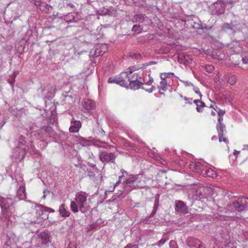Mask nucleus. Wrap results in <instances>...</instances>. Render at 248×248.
Masks as SVG:
<instances>
[{"label": "nucleus", "mask_w": 248, "mask_h": 248, "mask_svg": "<svg viewBox=\"0 0 248 248\" xmlns=\"http://www.w3.org/2000/svg\"><path fill=\"white\" fill-rule=\"evenodd\" d=\"M190 167L193 171L205 177L215 178L217 176L215 170L212 169L204 167L200 162L192 163L190 165Z\"/></svg>", "instance_id": "nucleus-2"}, {"label": "nucleus", "mask_w": 248, "mask_h": 248, "mask_svg": "<svg viewBox=\"0 0 248 248\" xmlns=\"http://www.w3.org/2000/svg\"><path fill=\"white\" fill-rule=\"evenodd\" d=\"M114 189V186H113L112 188V189H110L109 190H107V192H111L112 191H113Z\"/></svg>", "instance_id": "nucleus-39"}, {"label": "nucleus", "mask_w": 248, "mask_h": 248, "mask_svg": "<svg viewBox=\"0 0 248 248\" xmlns=\"http://www.w3.org/2000/svg\"><path fill=\"white\" fill-rule=\"evenodd\" d=\"M173 73H162L160 74V77L161 80L167 81V78H170L171 76L173 77Z\"/></svg>", "instance_id": "nucleus-22"}, {"label": "nucleus", "mask_w": 248, "mask_h": 248, "mask_svg": "<svg viewBox=\"0 0 248 248\" xmlns=\"http://www.w3.org/2000/svg\"><path fill=\"white\" fill-rule=\"evenodd\" d=\"M17 193L21 199L26 198L25 188L24 186H20L18 190Z\"/></svg>", "instance_id": "nucleus-21"}, {"label": "nucleus", "mask_w": 248, "mask_h": 248, "mask_svg": "<svg viewBox=\"0 0 248 248\" xmlns=\"http://www.w3.org/2000/svg\"><path fill=\"white\" fill-rule=\"evenodd\" d=\"M196 93L199 94L200 95V97L202 96V94L200 92H196Z\"/></svg>", "instance_id": "nucleus-41"}, {"label": "nucleus", "mask_w": 248, "mask_h": 248, "mask_svg": "<svg viewBox=\"0 0 248 248\" xmlns=\"http://www.w3.org/2000/svg\"><path fill=\"white\" fill-rule=\"evenodd\" d=\"M226 79L227 82L232 85H234L237 81L236 77L235 75H232L231 74H226Z\"/></svg>", "instance_id": "nucleus-15"}, {"label": "nucleus", "mask_w": 248, "mask_h": 248, "mask_svg": "<svg viewBox=\"0 0 248 248\" xmlns=\"http://www.w3.org/2000/svg\"><path fill=\"white\" fill-rule=\"evenodd\" d=\"M159 93L160 94H163V93L161 92V90H162L163 91H166L168 89V81H165V80H161L160 82V85H159Z\"/></svg>", "instance_id": "nucleus-18"}, {"label": "nucleus", "mask_w": 248, "mask_h": 248, "mask_svg": "<svg viewBox=\"0 0 248 248\" xmlns=\"http://www.w3.org/2000/svg\"><path fill=\"white\" fill-rule=\"evenodd\" d=\"M218 140V137L217 136H213L212 138V140H215V141H217Z\"/></svg>", "instance_id": "nucleus-36"}, {"label": "nucleus", "mask_w": 248, "mask_h": 248, "mask_svg": "<svg viewBox=\"0 0 248 248\" xmlns=\"http://www.w3.org/2000/svg\"><path fill=\"white\" fill-rule=\"evenodd\" d=\"M153 80H150L147 83L142 84L141 88L148 93H152L154 89V87L152 85Z\"/></svg>", "instance_id": "nucleus-14"}, {"label": "nucleus", "mask_w": 248, "mask_h": 248, "mask_svg": "<svg viewBox=\"0 0 248 248\" xmlns=\"http://www.w3.org/2000/svg\"><path fill=\"white\" fill-rule=\"evenodd\" d=\"M240 66L243 69H248V57H245L242 59V62L239 63Z\"/></svg>", "instance_id": "nucleus-19"}, {"label": "nucleus", "mask_w": 248, "mask_h": 248, "mask_svg": "<svg viewBox=\"0 0 248 248\" xmlns=\"http://www.w3.org/2000/svg\"><path fill=\"white\" fill-rule=\"evenodd\" d=\"M212 108V107H211L210 108ZM208 112H210L211 115H212L213 116H216V113H217L214 109V110H213L211 109H210V110Z\"/></svg>", "instance_id": "nucleus-33"}, {"label": "nucleus", "mask_w": 248, "mask_h": 248, "mask_svg": "<svg viewBox=\"0 0 248 248\" xmlns=\"http://www.w3.org/2000/svg\"><path fill=\"white\" fill-rule=\"evenodd\" d=\"M216 7H217V6H220V7L221 8V9H220L219 10L217 11V13L219 15L223 13L224 11V8L222 7V4H221V2H217L216 3Z\"/></svg>", "instance_id": "nucleus-30"}, {"label": "nucleus", "mask_w": 248, "mask_h": 248, "mask_svg": "<svg viewBox=\"0 0 248 248\" xmlns=\"http://www.w3.org/2000/svg\"><path fill=\"white\" fill-rule=\"evenodd\" d=\"M65 204H62L59 208V212L62 217H68L70 216V212L68 211L65 207Z\"/></svg>", "instance_id": "nucleus-16"}, {"label": "nucleus", "mask_w": 248, "mask_h": 248, "mask_svg": "<svg viewBox=\"0 0 248 248\" xmlns=\"http://www.w3.org/2000/svg\"><path fill=\"white\" fill-rule=\"evenodd\" d=\"M176 209L179 212H181L184 214H186L188 213V208L186 205L182 201H179L176 204Z\"/></svg>", "instance_id": "nucleus-11"}, {"label": "nucleus", "mask_w": 248, "mask_h": 248, "mask_svg": "<svg viewBox=\"0 0 248 248\" xmlns=\"http://www.w3.org/2000/svg\"><path fill=\"white\" fill-rule=\"evenodd\" d=\"M14 82V80L11 82H10V83L11 85H13Z\"/></svg>", "instance_id": "nucleus-42"}, {"label": "nucleus", "mask_w": 248, "mask_h": 248, "mask_svg": "<svg viewBox=\"0 0 248 248\" xmlns=\"http://www.w3.org/2000/svg\"><path fill=\"white\" fill-rule=\"evenodd\" d=\"M140 27L139 25H135L132 28V31L135 32H140Z\"/></svg>", "instance_id": "nucleus-31"}, {"label": "nucleus", "mask_w": 248, "mask_h": 248, "mask_svg": "<svg viewBox=\"0 0 248 248\" xmlns=\"http://www.w3.org/2000/svg\"><path fill=\"white\" fill-rule=\"evenodd\" d=\"M225 128V126L223 124H217V130L218 135H222L223 134V131Z\"/></svg>", "instance_id": "nucleus-26"}, {"label": "nucleus", "mask_w": 248, "mask_h": 248, "mask_svg": "<svg viewBox=\"0 0 248 248\" xmlns=\"http://www.w3.org/2000/svg\"><path fill=\"white\" fill-rule=\"evenodd\" d=\"M223 121V116H218V124H222L221 122Z\"/></svg>", "instance_id": "nucleus-34"}, {"label": "nucleus", "mask_w": 248, "mask_h": 248, "mask_svg": "<svg viewBox=\"0 0 248 248\" xmlns=\"http://www.w3.org/2000/svg\"><path fill=\"white\" fill-rule=\"evenodd\" d=\"M221 74L219 72H218L217 74V76L218 78H219L220 77H221Z\"/></svg>", "instance_id": "nucleus-38"}, {"label": "nucleus", "mask_w": 248, "mask_h": 248, "mask_svg": "<svg viewBox=\"0 0 248 248\" xmlns=\"http://www.w3.org/2000/svg\"><path fill=\"white\" fill-rule=\"evenodd\" d=\"M142 178V176H140V175L129 177L126 182L125 186L126 188L128 187L131 188V189L144 187L145 186L144 184L141 183Z\"/></svg>", "instance_id": "nucleus-3"}, {"label": "nucleus", "mask_w": 248, "mask_h": 248, "mask_svg": "<svg viewBox=\"0 0 248 248\" xmlns=\"http://www.w3.org/2000/svg\"><path fill=\"white\" fill-rule=\"evenodd\" d=\"M224 97L226 99L228 100L229 101L232 100L234 96L233 93L231 92H225L224 94Z\"/></svg>", "instance_id": "nucleus-25"}, {"label": "nucleus", "mask_w": 248, "mask_h": 248, "mask_svg": "<svg viewBox=\"0 0 248 248\" xmlns=\"http://www.w3.org/2000/svg\"><path fill=\"white\" fill-rule=\"evenodd\" d=\"M118 76V84L126 88L128 83L129 82V78L128 77L127 73L126 70L122 72Z\"/></svg>", "instance_id": "nucleus-7"}, {"label": "nucleus", "mask_w": 248, "mask_h": 248, "mask_svg": "<svg viewBox=\"0 0 248 248\" xmlns=\"http://www.w3.org/2000/svg\"><path fill=\"white\" fill-rule=\"evenodd\" d=\"M166 240L164 239H162L158 242V245L159 246H162L165 244Z\"/></svg>", "instance_id": "nucleus-32"}, {"label": "nucleus", "mask_w": 248, "mask_h": 248, "mask_svg": "<svg viewBox=\"0 0 248 248\" xmlns=\"http://www.w3.org/2000/svg\"><path fill=\"white\" fill-rule=\"evenodd\" d=\"M83 106L85 109L87 110H91L95 108V103L92 100L85 99L83 100Z\"/></svg>", "instance_id": "nucleus-10"}, {"label": "nucleus", "mask_w": 248, "mask_h": 248, "mask_svg": "<svg viewBox=\"0 0 248 248\" xmlns=\"http://www.w3.org/2000/svg\"><path fill=\"white\" fill-rule=\"evenodd\" d=\"M184 99L186 101V103H191V102H189V100H192V99L191 98H187L186 97H184Z\"/></svg>", "instance_id": "nucleus-35"}, {"label": "nucleus", "mask_w": 248, "mask_h": 248, "mask_svg": "<svg viewBox=\"0 0 248 248\" xmlns=\"http://www.w3.org/2000/svg\"><path fill=\"white\" fill-rule=\"evenodd\" d=\"M204 68L206 71L209 73H212L215 70L214 67L211 65H205Z\"/></svg>", "instance_id": "nucleus-29"}, {"label": "nucleus", "mask_w": 248, "mask_h": 248, "mask_svg": "<svg viewBox=\"0 0 248 248\" xmlns=\"http://www.w3.org/2000/svg\"><path fill=\"white\" fill-rule=\"evenodd\" d=\"M88 197V194L84 192L80 191L77 193L75 201L71 202L70 208L72 211L74 213L78 212L79 210L82 211L85 207Z\"/></svg>", "instance_id": "nucleus-1"}, {"label": "nucleus", "mask_w": 248, "mask_h": 248, "mask_svg": "<svg viewBox=\"0 0 248 248\" xmlns=\"http://www.w3.org/2000/svg\"><path fill=\"white\" fill-rule=\"evenodd\" d=\"M248 198L243 197L240 199L238 201L233 202V207L238 211L243 210L245 208L248 206Z\"/></svg>", "instance_id": "nucleus-5"}, {"label": "nucleus", "mask_w": 248, "mask_h": 248, "mask_svg": "<svg viewBox=\"0 0 248 248\" xmlns=\"http://www.w3.org/2000/svg\"><path fill=\"white\" fill-rule=\"evenodd\" d=\"M133 19L136 22H142L144 19V16L142 14H137L134 16Z\"/></svg>", "instance_id": "nucleus-23"}, {"label": "nucleus", "mask_w": 248, "mask_h": 248, "mask_svg": "<svg viewBox=\"0 0 248 248\" xmlns=\"http://www.w3.org/2000/svg\"><path fill=\"white\" fill-rule=\"evenodd\" d=\"M109 83H116L118 84V76L110 77L108 80Z\"/></svg>", "instance_id": "nucleus-28"}, {"label": "nucleus", "mask_w": 248, "mask_h": 248, "mask_svg": "<svg viewBox=\"0 0 248 248\" xmlns=\"http://www.w3.org/2000/svg\"><path fill=\"white\" fill-rule=\"evenodd\" d=\"M144 67L132 66L128 68L126 71L127 73L128 77L129 80L140 79L141 78L142 75V69Z\"/></svg>", "instance_id": "nucleus-4"}, {"label": "nucleus", "mask_w": 248, "mask_h": 248, "mask_svg": "<svg viewBox=\"0 0 248 248\" xmlns=\"http://www.w3.org/2000/svg\"><path fill=\"white\" fill-rule=\"evenodd\" d=\"M192 248H206L202 243L197 239H192V244L189 245Z\"/></svg>", "instance_id": "nucleus-13"}, {"label": "nucleus", "mask_w": 248, "mask_h": 248, "mask_svg": "<svg viewBox=\"0 0 248 248\" xmlns=\"http://www.w3.org/2000/svg\"><path fill=\"white\" fill-rule=\"evenodd\" d=\"M124 248H131V247L128 245Z\"/></svg>", "instance_id": "nucleus-40"}, {"label": "nucleus", "mask_w": 248, "mask_h": 248, "mask_svg": "<svg viewBox=\"0 0 248 248\" xmlns=\"http://www.w3.org/2000/svg\"><path fill=\"white\" fill-rule=\"evenodd\" d=\"M211 107L217 113L218 116H223L225 112V110L220 109L216 104L211 105Z\"/></svg>", "instance_id": "nucleus-20"}, {"label": "nucleus", "mask_w": 248, "mask_h": 248, "mask_svg": "<svg viewBox=\"0 0 248 248\" xmlns=\"http://www.w3.org/2000/svg\"><path fill=\"white\" fill-rule=\"evenodd\" d=\"M81 127V124L79 121H74L73 124L69 127V131L72 133L78 132Z\"/></svg>", "instance_id": "nucleus-12"}, {"label": "nucleus", "mask_w": 248, "mask_h": 248, "mask_svg": "<svg viewBox=\"0 0 248 248\" xmlns=\"http://www.w3.org/2000/svg\"><path fill=\"white\" fill-rule=\"evenodd\" d=\"M142 84L143 83L140 81L139 79L129 80V82L126 88L136 90L141 88Z\"/></svg>", "instance_id": "nucleus-9"}, {"label": "nucleus", "mask_w": 248, "mask_h": 248, "mask_svg": "<svg viewBox=\"0 0 248 248\" xmlns=\"http://www.w3.org/2000/svg\"><path fill=\"white\" fill-rule=\"evenodd\" d=\"M39 236L42 240L43 241V243H46L49 241V237L47 233L46 232H41L39 234Z\"/></svg>", "instance_id": "nucleus-24"}, {"label": "nucleus", "mask_w": 248, "mask_h": 248, "mask_svg": "<svg viewBox=\"0 0 248 248\" xmlns=\"http://www.w3.org/2000/svg\"><path fill=\"white\" fill-rule=\"evenodd\" d=\"M68 248H77L74 245H70Z\"/></svg>", "instance_id": "nucleus-37"}, {"label": "nucleus", "mask_w": 248, "mask_h": 248, "mask_svg": "<svg viewBox=\"0 0 248 248\" xmlns=\"http://www.w3.org/2000/svg\"><path fill=\"white\" fill-rule=\"evenodd\" d=\"M99 158L102 162L108 163L113 162L115 158V156L113 153L104 151L100 153Z\"/></svg>", "instance_id": "nucleus-6"}, {"label": "nucleus", "mask_w": 248, "mask_h": 248, "mask_svg": "<svg viewBox=\"0 0 248 248\" xmlns=\"http://www.w3.org/2000/svg\"><path fill=\"white\" fill-rule=\"evenodd\" d=\"M246 149L248 150V144L246 146Z\"/></svg>", "instance_id": "nucleus-43"}, {"label": "nucleus", "mask_w": 248, "mask_h": 248, "mask_svg": "<svg viewBox=\"0 0 248 248\" xmlns=\"http://www.w3.org/2000/svg\"><path fill=\"white\" fill-rule=\"evenodd\" d=\"M219 136V141L218 142L219 145H218L219 147L224 146L225 145H227L228 143V140L225 138L223 134L222 135H218Z\"/></svg>", "instance_id": "nucleus-17"}, {"label": "nucleus", "mask_w": 248, "mask_h": 248, "mask_svg": "<svg viewBox=\"0 0 248 248\" xmlns=\"http://www.w3.org/2000/svg\"><path fill=\"white\" fill-rule=\"evenodd\" d=\"M196 106V110L199 112H202L204 111L206 112L209 111L210 108L205 105V103L200 100H195L193 101Z\"/></svg>", "instance_id": "nucleus-8"}, {"label": "nucleus", "mask_w": 248, "mask_h": 248, "mask_svg": "<svg viewBox=\"0 0 248 248\" xmlns=\"http://www.w3.org/2000/svg\"><path fill=\"white\" fill-rule=\"evenodd\" d=\"M40 210L42 212H48L49 213H54L55 212L54 210H53V209H51V208H48V207H44L42 205L40 206Z\"/></svg>", "instance_id": "nucleus-27"}]
</instances>
